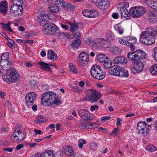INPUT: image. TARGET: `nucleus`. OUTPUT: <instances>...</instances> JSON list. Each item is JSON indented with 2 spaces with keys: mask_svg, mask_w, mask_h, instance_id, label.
<instances>
[{
  "mask_svg": "<svg viewBox=\"0 0 157 157\" xmlns=\"http://www.w3.org/2000/svg\"><path fill=\"white\" fill-rule=\"evenodd\" d=\"M57 96L55 93L52 91H48L44 93L41 96V103L46 106L48 104H52L53 103L56 105L59 104L61 101L57 98Z\"/></svg>",
  "mask_w": 157,
  "mask_h": 157,
  "instance_id": "obj_1",
  "label": "nucleus"
},
{
  "mask_svg": "<svg viewBox=\"0 0 157 157\" xmlns=\"http://www.w3.org/2000/svg\"><path fill=\"white\" fill-rule=\"evenodd\" d=\"M155 33V31L153 28H148L146 31L142 33L140 40L142 41L143 39H145L144 43L147 45L153 44L155 41V38L154 37Z\"/></svg>",
  "mask_w": 157,
  "mask_h": 157,
  "instance_id": "obj_2",
  "label": "nucleus"
},
{
  "mask_svg": "<svg viewBox=\"0 0 157 157\" xmlns=\"http://www.w3.org/2000/svg\"><path fill=\"white\" fill-rule=\"evenodd\" d=\"M128 71H125L123 67L117 66L112 67L109 71V74L121 77H128Z\"/></svg>",
  "mask_w": 157,
  "mask_h": 157,
  "instance_id": "obj_3",
  "label": "nucleus"
},
{
  "mask_svg": "<svg viewBox=\"0 0 157 157\" xmlns=\"http://www.w3.org/2000/svg\"><path fill=\"white\" fill-rule=\"evenodd\" d=\"M128 58L131 61H140L146 58V54L143 51L138 49L135 52H129Z\"/></svg>",
  "mask_w": 157,
  "mask_h": 157,
  "instance_id": "obj_4",
  "label": "nucleus"
},
{
  "mask_svg": "<svg viewBox=\"0 0 157 157\" xmlns=\"http://www.w3.org/2000/svg\"><path fill=\"white\" fill-rule=\"evenodd\" d=\"M90 73L93 77L99 80L103 79L105 77V72L102 71L99 65L92 66L90 69Z\"/></svg>",
  "mask_w": 157,
  "mask_h": 157,
  "instance_id": "obj_5",
  "label": "nucleus"
},
{
  "mask_svg": "<svg viewBox=\"0 0 157 157\" xmlns=\"http://www.w3.org/2000/svg\"><path fill=\"white\" fill-rule=\"evenodd\" d=\"M119 42L121 44L130 46L131 50L134 51L135 50V46L134 45L136 42L137 40L136 37L127 36L120 38L118 39Z\"/></svg>",
  "mask_w": 157,
  "mask_h": 157,
  "instance_id": "obj_6",
  "label": "nucleus"
},
{
  "mask_svg": "<svg viewBox=\"0 0 157 157\" xmlns=\"http://www.w3.org/2000/svg\"><path fill=\"white\" fill-rule=\"evenodd\" d=\"M10 71L11 72L10 75H5L2 76V78L3 80L8 83H12L18 80L19 75L15 69H11Z\"/></svg>",
  "mask_w": 157,
  "mask_h": 157,
  "instance_id": "obj_7",
  "label": "nucleus"
},
{
  "mask_svg": "<svg viewBox=\"0 0 157 157\" xmlns=\"http://www.w3.org/2000/svg\"><path fill=\"white\" fill-rule=\"evenodd\" d=\"M86 96L88 100L92 102L97 101L101 97L100 93L92 89L87 90Z\"/></svg>",
  "mask_w": 157,
  "mask_h": 157,
  "instance_id": "obj_8",
  "label": "nucleus"
},
{
  "mask_svg": "<svg viewBox=\"0 0 157 157\" xmlns=\"http://www.w3.org/2000/svg\"><path fill=\"white\" fill-rule=\"evenodd\" d=\"M145 13L144 9L142 7L136 6L132 8L129 11L131 16L139 18Z\"/></svg>",
  "mask_w": 157,
  "mask_h": 157,
  "instance_id": "obj_9",
  "label": "nucleus"
},
{
  "mask_svg": "<svg viewBox=\"0 0 157 157\" xmlns=\"http://www.w3.org/2000/svg\"><path fill=\"white\" fill-rule=\"evenodd\" d=\"M78 114L79 116L83 119L86 120H91L93 119L94 115L90 113L86 109H82L78 111Z\"/></svg>",
  "mask_w": 157,
  "mask_h": 157,
  "instance_id": "obj_10",
  "label": "nucleus"
},
{
  "mask_svg": "<svg viewBox=\"0 0 157 157\" xmlns=\"http://www.w3.org/2000/svg\"><path fill=\"white\" fill-rule=\"evenodd\" d=\"M108 41L105 40L103 38H98L95 40V42L93 44L94 48L98 49L101 46L105 48L109 47Z\"/></svg>",
  "mask_w": 157,
  "mask_h": 157,
  "instance_id": "obj_11",
  "label": "nucleus"
},
{
  "mask_svg": "<svg viewBox=\"0 0 157 157\" xmlns=\"http://www.w3.org/2000/svg\"><path fill=\"white\" fill-rule=\"evenodd\" d=\"M129 7V4L127 2L124 3L123 6L120 8L121 15L122 18H125L126 19H129L130 17V14L127 9Z\"/></svg>",
  "mask_w": 157,
  "mask_h": 157,
  "instance_id": "obj_12",
  "label": "nucleus"
},
{
  "mask_svg": "<svg viewBox=\"0 0 157 157\" xmlns=\"http://www.w3.org/2000/svg\"><path fill=\"white\" fill-rule=\"evenodd\" d=\"M44 30H43L45 33H49L50 32L56 31L58 29L57 27L52 23L45 24L44 25Z\"/></svg>",
  "mask_w": 157,
  "mask_h": 157,
  "instance_id": "obj_13",
  "label": "nucleus"
},
{
  "mask_svg": "<svg viewBox=\"0 0 157 157\" xmlns=\"http://www.w3.org/2000/svg\"><path fill=\"white\" fill-rule=\"evenodd\" d=\"M36 97V94L34 92L28 93L26 95L25 100L26 105L29 107L33 105V101Z\"/></svg>",
  "mask_w": 157,
  "mask_h": 157,
  "instance_id": "obj_14",
  "label": "nucleus"
},
{
  "mask_svg": "<svg viewBox=\"0 0 157 157\" xmlns=\"http://www.w3.org/2000/svg\"><path fill=\"white\" fill-rule=\"evenodd\" d=\"M134 63L136 65L135 67H132V71L134 73L139 72L142 71L143 69L144 65L142 62L139 60L134 61Z\"/></svg>",
  "mask_w": 157,
  "mask_h": 157,
  "instance_id": "obj_15",
  "label": "nucleus"
},
{
  "mask_svg": "<svg viewBox=\"0 0 157 157\" xmlns=\"http://www.w3.org/2000/svg\"><path fill=\"white\" fill-rule=\"evenodd\" d=\"M12 63L10 60H1L0 61V65L3 70L8 71L11 70V65Z\"/></svg>",
  "mask_w": 157,
  "mask_h": 157,
  "instance_id": "obj_16",
  "label": "nucleus"
},
{
  "mask_svg": "<svg viewBox=\"0 0 157 157\" xmlns=\"http://www.w3.org/2000/svg\"><path fill=\"white\" fill-rule=\"evenodd\" d=\"M79 60L81 63L83 64H87L89 61V55L86 52H82L79 55Z\"/></svg>",
  "mask_w": 157,
  "mask_h": 157,
  "instance_id": "obj_17",
  "label": "nucleus"
},
{
  "mask_svg": "<svg viewBox=\"0 0 157 157\" xmlns=\"http://www.w3.org/2000/svg\"><path fill=\"white\" fill-rule=\"evenodd\" d=\"M7 3L6 1H3L0 3V12L3 14H6L8 10Z\"/></svg>",
  "mask_w": 157,
  "mask_h": 157,
  "instance_id": "obj_18",
  "label": "nucleus"
},
{
  "mask_svg": "<svg viewBox=\"0 0 157 157\" xmlns=\"http://www.w3.org/2000/svg\"><path fill=\"white\" fill-rule=\"evenodd\" d=\"M145 2L148 6L157 10V0H145Z\"/></svg>",
  "mask_w": 157,
  "mask_h": 157,
  "instance_id": "obj_19",
  "label": "nucleus"
},
{
  "mask_svg": "<svg viewBox=\"0 0 157 157\" xmlns=\"http://www.w3.org/2000/svg\"><path fill=\"white\" fill-rule=\"evenodd\" d=\"M113 62L116 64L119 63L126 64L127 62V59L123 56H120L115 58Z\"/></svg>",
  "mask_w": 157,
  "mask_h": 157,
  "instance_id": "obj_20",
  "label": "nucleus"
},
{
  "mask_svg": "<svg viewBox=\"0 0 157 157\" xmlns=\"http://www.w3.org/2000/svg\"><path fill=\"white\" fill-rule=\"evenodd\" d=\"M64 152L67 155L70 156L72 155L74 153L73 148L70 146L65 147Z\"/></svg>",
  "mask_w": 157,
  "mask_h": 157,
  "instance_id": "obj_21",
  "label": "nucleus"
},
{
  "mask_svg": "<svg viewBox=\"0 0 157 157\" xmlns=\"http://www.w3.org/2000/svg\"><path fill=\"white\" fill-rule=\"evenodd\" d=\"M82 44L81 40L77 38L73 40L71 44V45L73 47H74L76 48H78Z\"/></svg>",
  "mask_w": 157,
  "mask_h": 157,
  "instance_id": "obj_22",
  "label": "nucleus"
},
{
  "mask_svg": "<svg viewBox=\"0 0 157 157\" xmlns=\"http://www.w3.org/2000/svg\"><path fill=\"white\" fill-rule=\"evenodd\" d=\"M57 56L55 52L51 50H49L48 53V58L52 60H55Z\"/></svg>",
  "mask_w": 157,
  "mask_h": 157,
  "instance_id": "obj_23",
  "label": "nucleus"
},
{
  "mask_svg": "<svg viewBox=\"0 0 157 157\" xmlns=\"http://www.w3.org/2000/svg\"><path fill=\"white\" fill-rule=\"evenodd\" d=\"M21 128V126L20 125L18 124L16 125L15 129L14 131V132L13 134H12L11 136V139L13 140L15 139L18 136L17 135L16 133L21 131L20 130Z\"/></svg>",
  "mask_w": 157,
  "mask_h": 157,
  "instance_id": "obj_24",
  "label": "nucleus"
},
{
  "mask_svg": "<svg viewBox=\"0 0 157 157\" xmlns=\"http://www.w3.org/2000/svg\"><path fill=\"white\" fill-rule=\"evenodd\" d=\"M38 64L41 67L40 68L45 70L46 71H50L51 70L50 67H49V64L43 62H39Z\"/></svg>",
  "mask_w": 157,
  "mask_h": 157,
  "instance_id": "obj_25",
  "label": "nucleus"
},
{
  "mask_svg": "<svg viewBox=\"0 0 157 157\" xmlns=\"http://www.w3.org/2000/svg\"><path fill=\"white\" fill-rule=\"evenodd\" d=\"M149 128L147 129V127H145L143 128H141L137 129V130L139 134H142L143 136H146L148 133V130Z\"/></svg>",
  "mask_w": 157,
  "mask_h": 157,
  "instance_id": "obj_26",
  "label": "nucleus"
},
{
  "mask_svg": "<svg viewBox=\"0 0 157 157\" xmlns=\"http://www.w3.org/2000/svg\"><path fill=\"white\" fill-rule=\"evenodd\" d=\"M41 157H53L54 152L51 150H47L41 154Z\"/></svg>",
  "mask_w": 157,
  "mask_h": 157,
  "instance_id": "obj_27",
  "label": "nucleus"
},
{
  "mask_svg": "<svg viewBox=\"0 0 157 157\" xmlns=\"http://www.w3.org/2000/svg\"><path fill=\"white\" fill-rule=\"evenodd\" d=\"M16 134L18 136L16 137L17 140H20L21 141L23 140L26 137V133L25 132H22L21 131L18 132L16 133Z\"/></svg>",
  "mask_w": 157,
  "mask_h": 157,
  "instance_id": "obj_28",
  "label": "nucleus"
},
{
  "mask_svg": "<svg viewBox=\"0 0 157 157\" xmlns=\"http://www.w3.org/2000/svg\"><path fill=\"white\" fill-rule=\"evenodd\" d=\"M66 3L64 0H56L55 1V4L60 8L62 7L64 9Z\"/></svg>",
  "mask_w": 157,
  "mask_h": 157,
  "instance_id": "obj_29",
  "label": "nucleus"
},
{
  "mask_svg": "<svg viewBox=\"0 0 157 157\" xmlns=\"http://www.w3.org/2000/svg\"><path fill=\"white\" fill-rule=\"evenodd\" d=\"M98 60L100 62L104 63L108 58L105 55L103 54L98 55L97 56Z\"/></svg>",
  "mask_w": 157,
  "mask_h": 157,
  "instance_id": "obj_30",
  "label": "nucleus"
},
{
  "mask_svg": "<svg viewBox=\"0 0 157 157\" xmlns=\"http://www.w3.org/2000/svg\"><path fill=\"white\" fill-rule=\"evenodd\" d=\"M69 25H70V31L72 32H75V31L79 30V28L78 26V25L75 23H69Z\"/></svg>",
  "mask_w": 157,
  "mask_h": 157,
  "instance_id": "obj_31",
  "label": "nucleus"
},
{
  "mask_svg": "<svg viewBox=\"0 0 157 157\" xmlns=\"http://www.w3.org/2000/svg\"><path fill=\"white\" fill-rule=\"evenodd\" d=\"M20 10L21 11H23V8L22 6H16L15 5H13V6H12L11 7L10 11L11 12H13V11H15V10Z\"/></svg>",
  "mask_w": 157,
  "mask_h": 157,
  "instance_id": "obj_32",
  "label": "nucleus"
},
{
  "mask_svg": "<svg viewBox=\"0 0 157 157\" xmlns=\"http://www.w3.org/2000/svg\"><path fill=\"white\" fill-rule=\"evenodd\" d=\"M148 126V127H151V126L147 124L145 121L140 122H139L137 126L136 129H139L141 128H143V127H146Z\"/></svg>",
  "mask_w": 157,
  "mask_h": 157,
  "instance_id": "obj_33",
  "label": "nucleus"
},
{
  "mask_svg": "<svg viewBox=\"0 0 157 157\" xmlns=\"http://www.w3.org/2000/svg\"><path fill=\"white\" fill-rule=\"evenodd\" d=\"M49 11H51L52 13H57L60 8L57 5L55 4L53 6L49 8Z\"/></svg>",
  "mask_w": 157,
  "mask_h": 157,
  "instance_id": "obj_34",
  "label": "nucleus"
},
{
  "mask_svg": "<svg viewBox=\"0 0 157 157\" xmlns=\"http://www.w3.org/2000/svg\"><path fill=\"white\" fill-rule=\"evenodd\" d=\"M10 24H11L9 22H8L7 24H5L3 22H1V25L3 26L4 29L11 32H13V31L10 27Z\"/></svg>",
  "mask_w": 157,
  "mask_h": 157,
  "instance_id": "obj_35",
  "label": "nucleus"
},
{
  "mask_svg": "<svg viewBox=\"0 0 157 157\" xmlns=\"http://www.w3.org/2000/svg\"><path fill=\"white\" fill-rule=\"evenodd\" d=\"M114 28L120 34H122L124 31V29L122 27L119 25V24H117L114 25Z\"/></svg>",
  "mask_w": 157,
  "mask_h": 157,
  "instance_id": "obj_36",
  "label": "nucleus"
},
{
  "mask_svg": "<svg viewBox=\"0 0 157 157\" xmlns=\"http://www.w3.org/2000/svg\"><path fill=\"white\" fill-rule=\"evenodd\" d=\"M151 74L154 75H157V64L155 65L150 69Z\"/></svg>",
  "mask_w": 157,
  "mask_h": 157,
  "instance_id": "obj_37",
  "label": "nucleus"
},
{
  "mask_svg": "<svg viewBox=\"0 0 157 157\" xmlns=\"http://www.w3.org/2000/svg\"><path fill=\"white\" fill-rule=\"evenodd\" d=\"M103 65L106 68H109L111 66L112 63L111 61L108 59L104 63Z\"/></svg>",
  "mask_w": 157,
  "mask_h": 157,
  "instance_id": "obj_38",
  "label": "nucleus"
},
{
  "mask_svg": "<svg viewBox=\"0 0 157 157\" xmlns=\"http://www.w3.org/2000/svg\"><path fill=\"white\" fill-rule=\"evenodd\" d=\"M110 50L111 52L115 55H118L119 52V48L115 46L111 48Z\"/></svg>",
  "mask_w": 157,
  "mask_h": 157,
  "instance_id": "obj_39",
  "label": "nucleus"
},
{
  "mask_svg": "<svg viewBox=\"0 0 157 157\" xmlns=\"http://www.w3.org/2000/svg\"><path fill=\"white\" fill-rule=\"evenodd\" d=\"M92 10L87 9L83 10L82 11V14L84 16L90 18V13L91 12Z\"/></svg>",
  "mask_w": 157,
  "mask_h": 157,
  "instance_id": "obj_40",
  "label": "nucleus"
},
{
  "mask_svg": "<svg viewBox=\"0 0 157 157\" xmlns=\"http://www.w3.org/2000/svg\"><path fill=\"white\" fill-rule=\"evenodd\" d=\"M146 149L149 151L153 152L156 150L157 148L153 145L150 144L146 147Z\"/></svg>",
  "mask_w": 157,
  "mask_h": 157,
  "instance_id": "obj_41",
  "label": "nucleus"
},
{
  "mask_svg": "<svg viewBox=\"0 0 157 157\" xmlns=\"http://www.w3.org/2000/svg\"><path fill=\"white\" fill-rule=\"evenodd\" d=\"M23 11H21L20 10H17L13 12H11V15L14 17L18 16L19 15H21L23 14Z\"/></svg>",
  "mask_w": 157,
  "mask_h": 157,
  "instance_id": "obj_42",
  "label": "nucleus"
},
{
  "mask_svg": "<svg viewBox=\"0 0 157 157\" xmlns=\"http://www.w3.org/2000/svg\"><path fill=\"white\" fill-rule=\"evenodd\" d=\"M9 56V52H6L3 53L1 56V60H9L8 58Z\"/></svg>",
  "mask_w": 157,
  "mask_h": 157,
  "instance_id": "obj_43",
  "label": "nucleus"
},
{
  "mask_svg": "<svg viewBox=\"0 0 157 157\" xmlns=\"http://www.w3.org/2000/svg\"><path fill=\"white\" fill-rule=\"evenodd\" d=\"M48 16L47 14H43L40 15L38 17V19L42 22L45 21L47 19Z\"/></svg>",
  "mask_w": 157,
  "mask_h": 157,
  "instance_id": "obj_44",
  "label": "nucleus"
},
{
  "mask_svg": "<svg viewBox=\"0 0 157 157\" xmlns=\"http://www.w3.org/2000/svg\"><path fill=\"white\" fill-rule=\"evenodd\" d=\"M78 146L80 148H82L83 147V145L86 143V141L83 139H81L78 141Z\"/></svg>",
  "mask_w": 157,
  "mask_h": 157,
  "instance_id": "obj_45",
  "label": "nucleus"
},
{
  "mask_svg": "<svg viewBox=\"0 0 157 157\" xmlns=\"http://www.w3.org/2000/svg\"><path fill=\"white\" fill-rule=\"evenodd\" d=\"M91 12L90 18L96 17L98 16L97 11L96 10H93Z\"/></svg>",
  "mask_w": 157,
  "mask_h": 157,
  "instance_id": "obj_46",
  "label": "nucleus"
},
{
  "mask_svg": "<svg viewBox=\"0 0 157 157\" xmlns=\"http://www.w3.org/2000/svg\"><path fill=\"white\" fill-rule=\"evenodd\" d=\"M12 2L14 5L19 6H22L21 4L23 3L22 0H13Z\"/></svg>",
  "mask_w": 157,
  "mask_h": 157,
  "instance_id": "obj_47",
  "label": "nucleus"
},
{
  "mask_svg": "<svg viewBox=\"0 0 157 157\" xmlns=\"http://www.w3.org/2000/svg\"><path fill=\"white\" fill-rule=\"evenodd\" d=\"M74 6L72 5L71 4H69L66 3V5L64 8V9H70L71 10H73L74 8Z\"/></svg>",
  "mask_w": 157,
  "mask_h": 157,
  "instance_id": "obj_48",
  "label": "nucleus"
},
{
  "mask_svg": "<svg viewBox=\"0 0 157 157\" xmlns=\"http://www.w3.org/2000/svg\"><path fill=\"white\" fill-rule=\"evenodd\" d=\"M70 69L72 72L75 74L78 73V71L75 66H72L71 67H70Z\"/></svg>",
  "mask_w": 157,
  "mask_h": 157,
  "instance_id": "obj_49",
  "label": "nucleus"
},
{
  "mask_svg": "<svg viewBox=\"0 0 157 157\" xmlns=\"http://www.w3.org/2000/svg\"><path fill=\"white\" fill-rule=\"evenodd\" d=\"M86 42L87 44L94 48L93 44L95 42H92L91 40L89 39H87L86 40Z\"/></svg>",
  "mask_w": 157,
  "mask_h": 157,
  "instance_id": "obj_50",
  "label": "nucleus"
},
{
  "mask_svg": "<svg viewBox=\"0 0 157 157\" xmlns=\"http://www.w3.org/2000/svg\"><path fill=\"white\" fill-rule=\"evenodd\" d=\"M72 34L75 37H79L80 35V32L79 31V30H77V31H75V32H72Z\"/></svg>",
  "mask_w": 157,
  "mask_h": 157,
  "instance_id": "obj_51",
  "label": "nucleus"
},
{
  "mask_svg": "<svg viewBox=\"0 0 157 157\" xmlns=\"http://www.w3.org/2000/svg\"><path fill=\"white\" fill-rule=\"evenodd\" d=\"M13 43L14 41L13 40L10 39L9 40V42L7 43V44L10 48H12L14 47V45L13 44Z\"/></svg>",
  "mask_w": 157,
  "mask_h": 157,
  "instance_id": "obj_52",
  "label": "nucleus"
},
{
  "mask_svg": "<svg viewBox=\"0 0 157 157\" xmlns=\"http://www.w3.org/2000/svg\"><path fill=\"white\" fill-rule=\"evenodd\" d=\"M37 118L40 121H44V123L46 122V118H45L44 117L42 116L41 115H39L38 117Z\"/></svg>",
  "mask_w": 157,
  "mask_h": 157,
  "instance_id": "obj_53",
  "label": "nucleus"
},
{
  "mask_svg": "<svg viewBox=\"0 0 157 157\" xmlns=\"http://www.w3.org/2000/svg\"><path fill=\"white\" fill-rule=\"evenodd\" d=\"M85 128L87 129H90L93 127L91 125V124L90 123H84Z\"/></svg>",
  "mask_w": 157,
  "mask_h": 157,
  "instance_id": "obj_54",
  "label": "nucleus"
},
{
  "mask_svg": "<svg viewBox=\"0 0 157 157\" xmlns=\"http://www.w3.org/2000/svg\"><path fill=\"white\" fill-rule=\"evenodd\" d=\"M111 118L110 116L102 117L101 118L102 121L103 122H105V121L108 120Z\"/></svg>",
  "mask_w": 157,
  "mask_h": 157,
  "instance_id": "obj_55",
  "label": "nucleus"
},
{
  "mask_svg": "<svg viewBox=\"0 0 157 157\" xmlns=\"http://www.w3.org/2000/svg\"><path fill=\"white\" fill-rule=\"evenodd\" d=\"M154 50V59L155 60L157 61V47L155 48Z\"/></svg>",
  "mask_w": 157,
  "mask_h": 157,
  "instance_id": "obj_56",
  "label": "nucleus"
},
{
  "mask_svg": "<svg viewBox=\"0 0 157 157\" xmlns=\"http://www.w3.org/2000/svg\"><path fill=\"white\" fill-rule=\"evenodd\" d=\"M99 107L98 105H92L90 107V110L92 111H94L95 109H98Z\"/></svg>",
  "mask_w": 157,
  "mask_h": 157,
  "instance_id": "obj_57",
  "label": "nucleus"
},
{
  "mask_svg": "<svg viewBox=\"0 0 157 157\" xmlns=\"http://www.w3.org/2000/svg\"><path fill=\"white\" fill-rule=\"evenodd\" d=\"M3 150L6 151L10 152L13 151V149L11 147H7L4 148Z\"/></svg>",
  "mask_w": 157,
  "mask_h": 157,
  "instance_id": "obj_58",
  "label": "nucleus"
},
{
  "mask_svg": "<svg viewBox=\"0 0 157 157\" xmlns=\"http://www.w3.org/2000/svg\"><path fill=\"white\" fill-rule=\"evenodd\" d=\"M62 35L64 36L67 38H68L69 37V34L67 33H62L61 34V35L60 36H62Z\"/></svg>",
  "mask_w": 157,
  "mask_h": 157,
  "instance_id": "obj_59",
  "label": "nucleus"
},
{
  "mask_svg": "<svg viewBox=\"0 0 157 157\" xmlns=\"http://www.w3.org/2000/svg\"><path fill=\"white\" fill-rule=\"evenodd\" d=\"M23 145L22 144H19L17 146L16 149L17 150H19L23 147Z\"/></svg>",
  "mask_w": 157,
  "mask_h": 157,
  "instance_id": "obj_60",
  "label": "nucleus"
},
{
  "mask_svg": "<svg viewBox=\"0 0 157 157\" xmlns=\"http://www.w3.org/2000/svg\"><path fill=\"white\" fill-rule=\"evenodd\" d=\"M106 36L107 37V38L108 39L110 40L112 39V36L111 33H108L107 34H106Z\"/></svg>",
  "mask_w": 157,
  "mask_h": 157,
  "instance_id": "obj_61",
  "label": "nucleus"
},
{
  "mask_svg": "<svg viewBox=\"0 0 157 157\" xmlns=\"http://www.w3.org/2000/svg\"><path fill=\"white\" fill-rule=\"evenodd\" d=\"M91 125L93 127L92 128H94L98 126V124L97 123L93 122V124H91Z\"/></svg>",
  "mask_w": 157,
  "mask_h": 157,
  "instance_id": "obj_62",
  "label": "nucleus"
},
{
  "mask_svg": "<svg viewBox=\"0 0 157 157\" xmlns=\"http://www.w3.org/2000/svg\"><path fill=\"white\" fill-rule=\"evenodd\" d=\"M53 157H62V155L59 153L57 152L55 154L54 153V156H53Z\"/></svg>",
  "mask_w": 157,
  "mask_h": 157,
  "instance_id": "obj_63",
  "label": "nucleus"
},
{
  "mask_svg": "<svg viewBox=\"0 0 157 157\" xmlns=\"http://www.w3.org/2000/svg\"><path fill=\"white\" fill-rule=\"evenodd\" d=\"M34 157H41V154H40L39 152L33 155Z\"/></svg>",
  "mask_w": 157,
  "mask_h": 157,
  "instance_id": "obj_64",
  "label": "nucleus"
}]
</instances>
